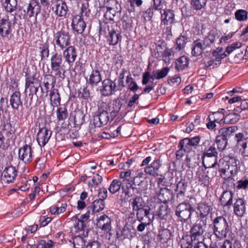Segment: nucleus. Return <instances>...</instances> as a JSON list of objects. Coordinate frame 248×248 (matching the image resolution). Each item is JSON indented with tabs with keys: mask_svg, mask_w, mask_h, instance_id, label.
I'll return each mask as SVG.
<instances>
[{
	"mask_svg": "<svg viewBox=\"0 0 248 248\" xmlns=\"http://www.w3.org/2000/svg\"><path fill=\"white\" fill-rule=\"evenodd\" d=\"M67 207V204L65 202H58L56 205L51 206L49 208V211L51 214H59L63 213Z\"/></svg>",
	"mask_w": 248,
	"mask_h": 248,
	"instance_id": "nucleus-37",
	"label": "nucleus"
},
{
	"mask_svg": "<svg viewBox=\"0 0 248 248\" xmlns=\"http://www.w3.org/2000/svg\"><path fill=\"white\" fill-rule=\"evenodd\" d=\"M41 59L43 60L47 58L49 56L48 46L46 44H43L40 47Z\"/></svg>",
	"mask_w": 248,
	"mask_h": 248,
	"instance_id": "nucleus-57",
	"label": "nucleus"
},
{
	"mask_svg": "<svg viewBox=\"0 0 248 248\" xmlns=\"http://www.w3.org/2000/svg\"><path fill=\"white\" fill-rule=\"evenodd\" d=\"M51 70L55 72V75L60 78L62 77L61 70L65 72L64 65L62 64V58L61 54L57 53L53 55L50 59Z\"/></svg>",
	"mask_w": 248,
	"mask_h": 248,
	"instance_id": "nucleus-7",
	"label": "nucleus"
},
{
	"mask_svg": "<svg viewBox=\"0 0 248 248\" xmlns=\"http://www.w3.org/2000/svg\"><path fill=\"white\" fill-rule=\"evenodd\" d=\"M169 71V68L168 67H164L160 70L156 71V79H161L165 77Z\"/></svg>",
	"mask_w": 248,
	"mask_h": 248,
	"instance_id": "nucleus-59",
	"label": "nucleus"
},
{
	"mask_svg": "<svg viewBox=\"0 0 248 248\" xmlns=\"http://www.w3.org/2000/svg\"><path fill=\"white\" fill-rule=\"evenodd\" d=\"M234 194L230 190L224 191L221 196L220 201L224 206H230L232 204Z\"/></svg>",
	"mask_w": 248,
	"mask_h": 248,
	"instance_id": "nucleus-29",
	"label": "nucleus"
},
{
	"mask_svg": "<svg viewBox=\"0 0 248 248\" xmlns=\"http://www.w3.org/2000/svg\"><path fill=\"white\" fill-rule=\"evenodd\" d=\"M96 225L102 230L109 231L111 228V219L107 215H104L99 217Z\"/></svg>",
	"mask_w": 248,
	"mask_h": 248,
	"instance_id": "nucleus-28",
	"label": "nucleus"
},
{
	"mask_svg": "<svg viewBox=\"0 0 248 248\" xmlns=\"http://www.w3.org/2000/svg\"><path fill=\"white\" fill-rule=\"evenodd\" d=\"M202 164L205 169L215 168L217 164L218 152L215 144L206 148L202 156Z\"/></svg>",
	"mask_w": 248,
	"mask_h": 248,
	"instance_id": "nucleus-1",
	"label": "nucleus"
},
{
	"mask_svg": "<svg viewBox=\"0 0 248 248\" xmlns=\"http://www.w3.org/2000/svg\"><path fill=\"white\" fill-rule=\"evenodd\" d=\"M68 8L65 1H62V4H58L56 6L55 13L57 16H66Z\"/></svg>",
	"mask_w": 248,
	"mask_h": 248,
	"instance_id": "nucleus-52",
	"label": "nucleus"
},
{
	"mask_svg": "<svg viewBox=\"0 0 248 248\" xmlns=\"http://www.w3.org/2000/svg\"><path fill=\"white\" fill-rule=\"evenodd\" d=\"M152 159V158L150 156L146 157L142 160L140 166H147L144 168V172L150 176L156 177L159 175L160 169L162 165V162L160 158H156L151 164L149 165Z\"/></svg>",
	"mask_w": 248,
	"mask_h": 248,
	"instance_id": "nucleus-2",
	"label": "nucleus"
},
{
	"mask_svg": "<svg viewBox=\"0 0 248 248\" xmlns=\"http://www.w3.org/2000/svg\"><path fill=\"white\" fill-rule=\"evenodd\" d=\"M238 130V127L232 126L228 127H223L218 130V135L222 138L227 139L232 136L235 132Z\"/></svg>",
	"mask_w": 248,
	"mask_h": 248,
	"instance_id": "nucleus-31",
	"label": "nucleus"
},
{
	"mask_svg": "<svg viewBox=\"0 0 248 248\" xmlns=\"http://www.w3.org/2000/svg\"><path fill=\"white\" fill-rule=\"evenodd\" d=\"M11 23L8 19L0 20V35L3 39H9L12 36Z\"/></svg>",
	"mask_w": 248,
	"mask_h": 248,
	"instance_id": "nucleus-14",
	"label": "nucleus"
},
{
	"mask_svg": "<svg viewBox=\"0 0 248 248\" xmlns=\"http://www.w3.org/2000/svg\"><path fill=\"white\" fill-rule=\"evenodd\" d=\"M91 206L95 213H97L104 210L105 204L103 199H97L94 201L92 205Z\"/></svg>",
	"mask_w": 248,
	"mask_h": 248,
	"instance_id": "nucleus-46",
	"label": "nucleus"
},
{
	"mask_svg": "<svg viewBox=\"0 0 248 248\" xmlns=\"http://www.w3.org/2000/svg\"><path fill=\"white\" fill-rule=\"evenodd\" d=\"M222 161L224 164V168H222L220 170L221 175H225L227 171H230L232 176L235 175L238 172L239 161L232 155H229L224 156L222 158Z\"/></svg>",
	"mask_w": 248,
	"mask_h": 248,
	"instance_id": "nucleus-5",
	"label": "nucleus"
},
{
	"mask_svg": "<svg viewBox=\"0 0 248 248\" xmlns=\"http://www.w3.org/2000/svg\"><path fill=\"white\" fill-rule=\"evenodd\" d=\"M44 84L46 92H48L50 86H51V88H54V81H53V78L50 76H47L46 79L44 80Z\"/></svg>",
	"mask_w": 248,
	"mask_h": 248,
	"instance_id": "nucleus-56",
	"label": "nucleus"
},
{
	"mask_svg": "<svg viewBox=\"0 0 248 248\" xmlns=\"http://www.w3.org/2000/svg\"><path fill=\"white\" fill-rule=\"evenodd\" d=\"M73 245L74 248H84L85 245L84 238L80 236H76L73 239Z\"/></svg>",
	"mask_w": 248,
	"mask_h": 248,
	"instance_id": "nucleus-53",
	"label": "nucleus"
},
{
	"mask_svg": "<svg viewBox=\"0 0 248 248\" xmlns=\"http://www.w3.org/2000/svg\"><path fill=\"white\" fill-rule=\"evenodd\" d=\"M240 116L235 113H231L225 117V121L228 124H235L239 120Z\"/></svg>",
	"mask_w": 248,
	"mask_h": 248,
	"instance_id": "nucleus-54",
	"label": "nucleus"
},
{
	"mask_svg": "<svg viewBox=\"0 0 248 248\" xmlns=\"http://www.w3.org/2000/svg\"><path fill=\"white\" fill-rule=\"evenodd\" d=\"M238 150L243 156H248V140Z\"/></svg>",
	"mask_w": 248,
	"mask_h": 248,
	"instance_id": "nucleus-60",
	"label": "nucleus"
},
{
	"mask_svg": "<svg viewBox=\"0 0 248 248\" xmlns=\"http://www.w3.org/2000/svg\"><path fill=\"white\" fill-rule=\"evenodd\" d=\"M122 36L121 32L119 31L112 30L109 31L108 34L107 36V41L110 45H116L122 41Z\"/></svg>",
	"mask_w": 248,
	"mask_h": 248,
	"instance_id": "nucleus-22",
	"label": "nucleus"
},
{
	"mask_svg": "<svg viewBox=\"0 0 248 248\" xmlns=\"http://www.w3.org/2000/svg\"><path fill=\"white\" fill-rule=\"evenodd\" d=\"M104 104L108 108V110H106V113L109 114V117H110L111 120H113L119 112L122 105L120 102L117 101L110 104L104 102Z\"/></svg>",
	"mask_w": 248,
	"mask_h": 248,
	"instance_id": "nucleus-18",
	"label": "nucleus"
},
{
	"mask_svg": "<svg viewBox=\"0 0 248 248\" xmlns=\"http://www.w3.org/2000/svg\"><path fill=\"white\" fill-rule=\"evenodd\" d=\"M187 38L185 36H180L176 41L175 49L177 51H180L184 49L187 43Z\"/></svg>",
	"mask_w": 248,
	"mask_h": 248,
	"instance_id": "nucleus-45",
	"label": "nucleus"
},
{
	"mask_svg": "<svg viewBox=\"0 0 248 248\" xmlns=\"http://www.w3.org/2000/svg\"><path fill=\"white\" fill-rule=\"evenodd\" d=\"M216 142L217 144V149L219 151H223L228 144V140L225 139L217 135L216 137Z\"/></svg>",
	"mask_w": 248,
	"mask_h": 248,
	"instance_id": "nucleus-50",
	"label": "nucleus"
},
{
	"mask_svg": "<svg viewBox=\"0 0 248 248\" xmlns=\"http://www.w3.org/2000/svg\"><path fill=\"white\" fill-rule=\"evenodd\" d=\"M33 152L31 146L26 144L18 150L19 158L25 163L31 162L33 158Z\"/></svg>",
	"mask_w": 248,
	"mask_h": 248,
	"instance_id": "nucleus-13",
	"label": "nucleus"
},
{
	"mask_svg": "<svg viewBox=\"0 0 248 248\" xmlns=\"http://www.w3.org/2000/svg\"><path fill=\"white\" fill-rule=\"evenodd\" d=\"M248 109V100H244L241 102L240 106H238L236 110L237 112H240L242 110Z\"/></svg>",
	"mask_w": 248,
	"mask_h": 248,
	"instance_id": "nucleus-64",
	"label": "nucleus"
},
{
	"mask_svg": "<svg viewBox=\"0 0 248 248\" xmlns=\"http://www.w3.org/2000/svg\"><path fill=\"white\" fill-rule=\"evenodd\" d=\"M62 55L65 62L71 68L77 57V49L74 46H69L63 51Z\"/></svg>",
	"mask_w": 248,
	"mask_h": 248,
	"instance_id": "nucleus-12",
	"label": "nucleus"
},
{
	"mask_svg": "<svg viewBox=\"0 0 248 248\" xmlns=\"http://www.w3.org/2000/svg\"><path fill=\"white\" fill-rule=\"evenodd\" d=\"M116 88V83L109 79H105L102 82V89L100 90L101 93L105 96L112 94Z\"/></svg>",
	"mask_w": 248,
	"mask_h": 248,
	"instance_id": "nucleus-16",
	"label": "nucleus"
},
{
	"mask_svg": "<svg viewBox=\"0 0 248 248\" xmlns=\"http://www.w3.org/2000/svg\"><path fill=\"white\" fill-rule=\"evenodd\" d=\"M198 210L200 218H203L211 213L213 208L206 203L201 202L198 204Z\"/></svg>",
	"mask_w": 248,
	"mask_h": 248,
	"instance_id": "nucleus-33",
	"label": "nucleus"
},
{
	"mask_svg": "<svg viewBox=\"0 0 248 248\" xmlns=\"http://www.w3.org/2000/svg\"><path fill=\"white\" fill-rule=\"evenodd\" d=\"M221 114L219 112H216L213 113L212 115L209 116L208 118L210 121L207 124V127L210 130L214 129L216 126V122L217 123H220V120L215 118L217 115Z\"/></svg>",
	"mask_w": 248,
	"mask_h": 248,
	"instance_id": "nucleus-44",
	"label": "nucleus"
},
{
	"mask_svg": "<svg viewBox=\"0 0 248 248\" xmlns=\"http://www.w3.org/2000/svg\"><path fill=\"white\" fill-rule=\"evenodd\" d=\"M25 81V92H27L29 90V95L32 96L33 94H36L40 87V83L35 79L34 77H26Z\"/></svg>",
	"mask_w": 248,
	"mask_h": 248,
	"instance_id": "nucleus-15",
	"label": "nucleus"
},
{
	"mask_svg": "<svg viewBox=\"0 0 248 248\" xmlns=\"http://www.w3.org/2000/svg\"><path fill=\"white\" fill-rule=\"evenodd\" d=\"M236 187L237 189H245L248 187V180L243 179L237 181L236 183Z\"/></svg>",
	"mask_w": 248,
	"mask_h": 248,
	"instance_id": "nucleus-63",
	"label": "nucleus"
},
{
	"mask_svg": "<svg viewBox=\"0 0 248 248\" xmlns=\"http://www.w3.org/2000/svg\"><path fill=\"white\" fill-rule=\"evenodd\" d=\"M180 243L181 248H192L194 247L196 241L190 235H185L183 237Z\"/></svg>",
	"mask_w": 248,
	"mask_h": 248,
	"instance_id": "nucleus-41",
	"label": "nucleus"
},
{
	"mask_svg": "<svg viewBox=\"0 0 248 248\" xmlns=\"http://www.w3.org/2000/svg\"><path fill=\"white\" fill-rule=\"evenodd\" d=\"M206 169H199L196 173V177L198 179L199 182L201 185L205 186H208L211 182V178L207 174L208 171H206Z\"/></svg>",
	"mask_w": 248,
	"mask_h": 248,
	"instance_id": "nucleus-23",
	"label": "nucleus"
},
{
	"mask_svg": "<svg viewBox=\"0 0 248 248\" xmlns=\"http://www.w3.org/2000/svg\"><path fill=\"white\" fill-rule=\"evenodd\" d=\"M129 203L132 207L133 211H137L143 207L144 202L141 197L136 196L130 199Z\"/></svg>",
	"mask_w": 248,
	"mask_h": 248,
	"instance_id": "nucleus-39",
	"label": "nucleus"
},
{
	"mask_svg": "<svg viewBox=\"0 0 248 248\" xmlns=\"http://www.w3.org/2000/svg\"><path fill=\"white\" fill-rule=\"evenodd\" d=\"M205 49V47L203 46L201 40H195L193 43L192 54L194 56H199L202 53V50Z\"/></svg>",
	"mask_w": 248,
	"mask_h": 248,
	"instance_id": "nucleus-38",
	"label": "nucleus"
},
{
	"mask_svg": "<svg viewBox=\"0 0 248 248\" xmlns=\"http://www.w3.org/2000/svg\"><path fill=\"white\" fill-rule=\"evenodd\" d=\"M97 115L94 119V124L96 127H102L106 125L111 120L109 117V114L106 113L108 109L107 106L104 104V102L100 101L98 103Z\"/></svg>",
	"mask_w": 248,
	"mask_h": 248,
	"instance_id": "nucleus-4",
	"label": "nucleus"
},
{
	"mask_svg": "<svg viewBox=\"0 0 248 248\" xmlns=\"http://www.w3.org/2000/svg\"><path fill=\"white\" fill-rule=\"evenodd\" d=\"M50 99L51 105L53 107H57L60 105L61 97L58 90L54 89L50 93Z\"/></svg>",
	"mask_w": 248,
	"mask_h": 248,
	"instance_id": "nucleus-40",
	"label": "nucleus"
},
{
	"mask_svg": "<svg viewBox=\"0 0 248 248\" xmlns=\"http://www.w3.org/2000/svg\"><path fill=\"white\" fill-rule=\"evenodd\" d=\"M102 75L98 69H93L89 76L88 83L91 86H97L102 81Z\"/></svg>",
	"mask_w": 248,
	"mask_h": 248,
	"instance_id": "nucleus-27",
	"label": "nucleus"
},
{
	"mask_svg": "<svg viewBox=\"0 0 248 248\" xmlns=\"http://www.w3.org/2000/svg\"><path fill=\"white\" fill-rule=\"evenodd\" d=\"M121 185L122 183L120 181L117 179L113 180L110 184L108 190L111 193L115 194L119 191Z\"/></svg>",
	"mask_w": 248,
	"mask_h": 248,
	"instance_id": "nucleus-51",
	"label": "nucleus"
},
{
	"mask_svg": "<svg viewBox=\"0 0 248 248\" xmlns=\"http://www.w3.org/2000/svg\"><path fill=\"white\" fill-rule=\"evenodd\" d=\"M157 197L161 202L165 203L171 202L174 198V195L170 189L162 188L160 189Z\"/></svg>",
	"mask_w": 248,
	"mask_h": 248,
	"instance_id": "nucleus-19",
	"label": "nucleus"
},
{
	"mask_svg": "<svg viewBox=\"0 0 248 248\" xmlns=\"http://www.w3.org/2000/svg\"><path fill=\"white\" fill-rule=\"evenodd\" d=\"M136 211L137 217L139 221L142 220L143 216L148 218L150 221H152L154 219L155 215L153 212H151V210L149 207H142Z\"/></svg>",
	"mask_w": 248,
	"mask_h": 248,
	"instance_id": "nucleus-21",
	"label": "nucleus"
},
{
	"mask_svg": "<svg viewBox=\"0 0 248 248\" xmlns=\"http://www.w3.org/2000/svg\"><path fill=\"white\" fill-rule=\"evenodd\" d=\"M86 25L81 16H74L72 19V27L73 30L78 33H82Z\"/></svg>",
	"mask_w": 248,
	"mask_h": 248,
	"instance_id": "nucleus-20",
	"label": "nucleus"
},
{
	"mask_svg": "<svg viewBox=\"0 0 248 248\" xmlns=\"http://www.w3.org/2000/svg\"><path fill=\"white\" fill-rule=\"evenodd\" d=\"M56 115L59 121H65L68 117L67 108L64 107L58 108L56 111Z\"/></svg>",
	"mask_w": 248,
	"mask_h": 248,
	"instance_id": "nucleus-48",
	"label": "nucleus"
},
{
	"mask_svg": "<svg viewBox=\"0 0 248 248\" xmlns=\"http://www.w3.org/2000/svg\"><path fill=\"white\" fill-rule=\"evenodd\" d=\"M17 170L15 167L8 166L4 169L1 177V181L4 184L14 183L17 176Z\"/></svg>",
	"mask_w": 248,
	"mask_h": 248,
	"instance_id": "nucleus-9",
	"label": "nucleus"
},
{
	"mask_svg": "<svg viewBox=\"0 0 248 248\" xmlns=\"http://www.w3.org/2000/svg\"><path fill=\"white\" fill-rule=\"evenodd\" d=\"M15 128L10 122L7 121L3 124L2 132L8 138H12L15 134Z\"/></svg>",
	"mask_w": 248,
	"mask_h": 248,
	"instance_id": "nucleus-35",
	"label": "nucleus"
},
{
	"mask_svg": "<svg viewBox=\"0 0 248 248\" xmlns=\"http://www.w3.org/2000/svg\"><path fill=\"white\" fill-rule=\"evenodd\" d=\"M41 6L35 0H31L24 11L29 16H37L40 12Z\"/></svg>",
	"mask_w": 248,
	"mask_h": 248,
	"instance_id": "nucleus-25",
	"label": "nucleus"
},
{
	"mask_svg": "<svg viewBox=\"0 0 248 248\" xmlns=\"http://www.w3.org/2000/svg\"><path fill=\"white\" fill-rule=\"evenodd\" d=\"M246 201L243 199L238 198L236 200L233 205V211L235 214L242 217L246 212Z\"/></svg>",
	"mask_w": 248,
	"mask_h": 248,
	"instance_id": "nucleus-26",
	"label": "nucleus"
},
{
	"mask_svg": "<svg viewBox=\"0 0 248 248\" xmlns=\"http://www.w3.org/2000/svg\"><path fill=\"white\" fill-rule=\"evenodd\" d=\"M51 132L46 127L40 129L37 134V141L40 146H44L48 141Z\"/></svg>",
	"mask_w": 248,
	"mask_h": 248,
	"instance_id": "nucleus-17",
	"label": "nucleus"
},
{
	"mask_svg": "<svg viewBox=\"0 0 248 248\" xmlns=\"http://www.w3.org/2000/svg\"><path fill=\"white\" fill-rule=\"evenodd\" d=\"M10 103L13 109H18L20 106H22L21 99V93L19 92H15L10 96Z\"/></svg>",
	"mask_w": 248,
	"mask_h": 248,
	"instance_id": "nucleus-30",
	"label": "nucleus"
},
{
	"mask_svg": "<svg viewBox=\"0 0 248 248\" xmlns=\"http://www.w3.org/2000/svg\"><path fill=\"white\" fill-rule=\"evenodd\" d=\"M170 237L171 232L170 230L167 229L160 230L158 234L159 240L161 243H163L167 242L170 239Z\"/></svg>",
	"mask_w": 248,
	"mask_h": 248,
	"instance_id": "nucleus-43",
	"label": "nucleus"
},
{
	"mask_svg": "<svg viewBox=\"0 0 248 248\" xmlns=\"http://www.w3.org/2000/svg\"><path fill=\"white\" fill-rule=\"evenodd\" d=\"M205 225L196 223L193 225L190 231V236L196 242L204 240L203 233L205 232Z\"/></svg>",
	"mask_w": 248,
	"mask_h": 248,
	"instance_id": "nucleus-10",
	"label": "nucleus"
},
{
	"mask_svg": "<svg viewBox=\"0 0 248 248\" xmlns=\"http://www.w3.org/2000/svg\"><path fill=\"white\" fill-rule=\"evenodd\" d=\"M137 235L135 229L130 225H125L121 231V235L124 239H132Z\"/></svg>",
	"mask_w": 248,
	"mask_h": 248,
	"instance_id": "nucleus-32",
	"label": "nucleus"
},
{
	"mask_svg": "<svg viewBox=\"0 0 248 248\" xmlns=\"http://www.w3.org/2000/svg\"><path fill=\"white\" fill-rule=\"evenodd\" d=\"M103 181V178L98 174L94 175L92 179V186H98Z\"/></svg>",
	"mask_w": 248,
	"mask_h": 248,
	"instance_id": "nucleus-62",
	"label": "nucleus"
},
{
	"mask_svg": "<svg viewBox=\"0 0 248 248\" xmlns=\"http://www.w3.org/2000/svg\"><path fill=\"white\" fill-rule=\"evenodd\" d=\"M187 186V182L185 179L180 180L177 184L176 189V191L177 192L176 198L179 202L184 200Z\"/></svg>",
	"mask_w": 248,
	"mask_h": 248,
	"instance_id": "nucleus-24",
	"label": "nucleus"
},
{
	"mask_svg": "<svg viewBox=\"0 0 248 248\" xmlns=\"http://www.w3.org/2000/svg\"><path fill=\"white\" fill-rule=\"evenodd\" d=\"M193 208L188 202H182L177 205L175 215L181 221H186L190 218Z\"/></svg>",
	"mask_w": 248,
	"mask_h": 248,
	"instance_id": "nucleus-6",
	"label": "nucleus"
},
{
	"mask_svg": "<svg viewBox=\"0 0 248 248\" xmlns=\"http://www.w3.org/2000/svg\"><path fill=\"white\" fill-rule=\"evenodd\" d=\"M54 39L56 45L61 49L66 48L70 44V36L68 32L59 31L56 34Z\"/></svg>",
	"mask_w": 248,
	"mask_h": 248,
	"instance_id": "nucleus-11",
	"label": "nucleus"
},
{
	"mask_svg": "<svg viewBox=\"0 0 248 248\" xmlns=\"http://www.w3.org/2000/svg\"><path fill=\"white\" fill-rule=\"evenodd\" d=\"M206 2V0H192L191 4L195 9L200 10L205 6Z\"/></svg>",
	"mask_w": 248,
	"mask_h": 248,
	"instance_id": "nucleus-58",
	"label": "nucleus"
},
{
	"mask_svg": "<svg viewBox=\"0 0 248 248\" xmlns=\"http://www.w3.org/2000/svg\"><path fill=\"white\" fill-rule=\"evenodd\" d=\"M234 179L232 177L229 176L227 178L224 177L223 185L226 186L228 188L236 186L234 183Z\"/></svg>",
	"mask_w": 248,
	"mask_h": 248,
	"instance_id": "nucleus-61",
	"label": "nucleus"
},
{
	"mask_svg": "<svg viewBox=\"0 0 248 248\" xmlns=\"http://www.w3.org/2000/svg\"><path fill=\"white\" fill-rule=\"evenodd\" d=\"M144 173L140 170H139L135 172V175L133 179V185L131 186L133 190H136L137 193H141L144 191L146 187L143 186L144 179Z\"/></svg>",
	"mask_w": 248,
	"mask_h": 248,
	"instance_id": "nucleus-8",
	"label": "nucleus"
},
{
	"mask_svg": "<svg viewBox=\"0 0 248 248\" xmlns=\"http://www.w3.org/2000/svg\"><path fill=\"white\" fill-rule=\"evenodd\" d=\"M189 59L186 56H182L177 59L175 62V68L178 71H182L187 67Z\"/></svg>",
	"mask_w": 248,
	"mask_h": 248,
	"instance_id": "nucleus-36",
	"label": "nucleus"
},
{
	"mask_svg": "<svg viewBox=\"0 0 248 248\" xmlns=\"http://www.w3.org/2000/svg\"><path fill=\"white\" fill-rule=\"evenodd\" d=\"M169 211L167 205H158L155 215L161 219H165Z\"/></svg>",
	"mask_w": 248,
	"mask_h": 248,
	"instance_id": "nucleus-47",
	"label": "nucleus"
},
{
	"mask_svg": "<svg viewBox=\"0 0 248 248\" xmlns=\"http://www.w3.org/2000/svg\"><path fill=\"white\" fill-rule=\"evenodd\" d=\"M214 233L220 240L227 237L230 228L226 219L222 216L216 217L213 220Z\"/></svg>",
	"mask_w": 248,
	"mask_h": 248,
	"instance_id": "nucleus-3",
	"label": "nucleus"
},
{
	"mask_svg": "<svg viewBox=\"0 0 248 248\" xmlns=\"http://www.w3.org/2000/svg\"><path fill=\"white\" fill-rule=\"evenodd\" d=\"M248 140V137H245L243 133L239 132L235 134L234 140L236 142L235 146L238 149Z\"/></svg>",
	"mask_w": 248,
	"mask_h": 248,
	"instance_id": "nucleus-42",
	"label": "nucleus"
},
{
	"mask_svg": "<svg viewBox=\"0 0 248 248\" xmlns=\"http://www.w3.org/2000/svg\"><path fill=\"white\" fill-rule=\"evenodd\" d=\"M4 5L7 12H12L16 9L17 1V0H4Z\"/></svg>",
	"mask_w": 248,
	"mask_h": 248,
	"instance_id": "nucleus-49",
	"label": "nucleus"
},
{
	"mask_svg": "<svg viewBox=\"0 0 248 248\" xmlns=\"http://www.w3.org/2000/svg\"><path fill=\"white\" fill-rule=\"evenodd\" d=\"M200 140V139L199 137H195L191 139L185 138L180 141V144L182 147H187L190 151L191 147L197 145Z\"/></svg>",
	"mask_w": 248,
	"mask_h": 248,
	"instance_id": "nucleus-34",
	"label": "nucleus"
},
{
	"mask_svg": "<svg viewBox=\"0 0 248 248\" xmlns=\"http://www.w3.org/2000/svg\"><path fill=\"white\" fill-rule=\"evenodd\" d=\"M54 246L55 243L52 240H41L38 243L37 248H53Z\"/></svg>",
	"mask_w": 248,
	"mask_h": 248,
	"instance_id": "nucleus-55",
	"label": "nucleus"
}]
</instances>
